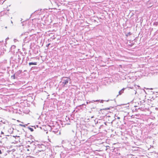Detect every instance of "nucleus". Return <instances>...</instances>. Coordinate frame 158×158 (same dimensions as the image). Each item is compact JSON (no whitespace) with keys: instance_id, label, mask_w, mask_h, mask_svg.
Wrapping results in <instances>:
<instances>
[{"instance_id":"nucleus-5","label":"nucleus","mask_w":158,"mask_h":158,"mask_svg":"<svg viewBox=\"0 0 158 158\" xmlns=\"http://www.w3.org/2000/svg\"><path fill=\"white\" fill-rule=\"evenodd\" d=\"M16 47V46L15 45H13L11 46V47L10 48V49L11 51H14V49Z\"/></svg>"},{"instance_id":"nucleus-17","label":"nucleus","mask_w":158,"mask_h":158,"mask_svg":"<svg viewBox=\"0 0 158 158\" xmlns=\"http://www.w3.org/2000/svg\"><path fill=\"white\" fill-rule=\"evenodd\" d=\"M2 153V152H1V150H0V154H1Z\"/></svg>"},{"instance_id":"nucleus-14","label":"nucleus","mask_w":158,"mask_h":158,"mask_svg":"<svg viewBox=\"0 0 158 158\" xmlns=\"http://www.w3.org/2000/svg\"><path fill=\"white\" fill-rule=\"evenodd\" d=\"M50 44V43L48 44L46 46L47 47H48Z\"/></svg>"},{"instance_id":"nucleus-4","label":"nucleus","mask_w":158,"mask_h":158,"mask_svg":"<svg viewBox=\"0 0 158 158\" xmlns=\"http://www.w3.org/2000/svg\"><path fill=\"white\" fill-rule=\"evenodd\" d=\"M125 89L124 88H123L119 92V95L121 94L123 92V91Z\"/></svg>"},{"instance_id":"nucleus-18","label":"nucleus","mask_w":158,"mask_h":158,"mask_svg":"<svg viewBox=\"0 0 158 158\" xmlns=\"http://www.w3.org/2000/svg\"><path fill=\"white\" fill-rule=\"evenodd\" d=\"M1 134H4V133H3V132L2 131V132H1Z\"/></svg>"},{"instance_id":"nucleus-9","label":"nucleus","mask_w":158,"mask_h":158,"mask_svg":"<svg viewBox=\"0 0 158 158\" xmlns=\"http://www.w3.org/2000/svg\"><path fill=\"white\" fill-rule=\"evenodd\" d=\"M115 119L116 118L117 119H119L120 118L119 117H118L116 115V114H115Z\"/></svg>"},{"instance_id":"nucleus-22","label":"nucleus","mask_w":158,"mask_h":158,"mask_svg":"<svg viewBox=\"0 0 158 158\" xmlns=\"http://www.w3.org/2000/svg\"><path fill=\"white\" fill-rule=\"evenodd\" d=\"M27 150L28 151H29V150L28 149H27Z\"/></svg>"},{"instance_id":"nucleus-3","label":"nucleus","mask_w":158,"mask_h":158,"mask_svg":"<svg viewBox=\"0 0 158 158\" xmlns=\"http://www.w3.org/2000/svg\"><path fill=\"white\" fill-rule=\"evenodd\" d=\"M64 142H66V143H65L66 145H64V146L67 147H71L72 144L70 143H69V142L68 141H67L66 142H65L64 141H63L62 142V143L63 144H64Z\"/></svg>"},{"instance_id":"nucleus-1","label":"nucleus","mask_w":158,"mask_h":158,"mask_svg":"<svg viewBox=\"0 0 158 158\" xmlns=\"http://www.w3.org/2000/svg\"><path fill=\"white\" fill-rule=\"evenodd\" d=\"M63 81L62 82V85L63 86H65V85H66L70 81V79L68 77H64L62 80Z\"/></svg>"},{"instance_id":"nucleus-15","label":"nucleus","mask_w":158,"mask_h":158,"mask_svg":"<svg viewBox=\"0 0 158 158\" xmlns=\"http://www.w3.org/2000/svg\"><path fill=\"white\" fill-rule=\"evenodd\" d=\"M109 108H105V110H108V109H109Z\"/></svg>"},{"instance_id":"nucleus-12","label":"nucleus","mask_w":158,"mask_h":158,"mask_svg":"<svg viewBox=\"0 0 158 158\" xmlns=\"http://www.w3.org/2000/svg\"><path fill=\"white\" fill-rule=\"evenodd\" d=\"M99 100H96V101H92L90 102H98V101Z\"/></svg>"},{"instance_id":"nucleus-13","label":"nucleus","mask_w":158,"mask_h":158,"mask_svg":"<svg viewBox=\"0 0 158 158\" xmlns=\"http://www.w3.org/2000/svg\"><path fill=\"white\" fill-rule=\"evenodd\" d=\"M19 126H22V127H25V125H22V124H19Z\"/></svg>"},{"instance_id":"nucleus-6","label":"nucleus","mask_w":158,"mask_h":158,"mask_svg":"<svg viewBox=\"0 0 158 158\" xmlns=\"http://www.w3.org/2000/svg\"><path fill=\"white\" fill-rule=\"evenodd\" d=\"M29 64L30 65H36L37 64V63L36 62H30L29 63Z\"/></svg>"},{"instance_id":"nucleus-20","label":"nucleus","mask_w":158,"mask_h":158,"mask_svg":"<svg viewBox=\"0 0 158 158\" xmlns=\"http://www.w3.org/2000/svg\"><path fill=\"white\" fill-rule=\"evenodd\" d=\"M11 22L12 23H13V22L12 21H11Z\"/></svg>"},{"instance_id":"nucleus-2","label":"nucleus","mask_w":158,"mask_h":158,"mask_svg":"<svg viewBox=\"0 0 158 158\" xmlns=\"http://www.w3.org/2000/svg\"><path fill=\"white\" fill-rule=\"evenodd\" d=\"M135 40H127V43L128 45L132 46L134 44Z\"/></svg>"},{"instance_id":"nucleus-16","label":"nucleus","mask_w":158,"mask_h":158,"mask_svg":"<svg viewBox=\"0 0 158 158\" xmlns=\"http://www.w3.org/2000/svg\"><path fill=\"white\" fill-rule=\"evenodd\" d=\"M103 100H101V102H103Z\"/></svg>"},{"instance_id":"nucleus-8","label":"nucleus","mask_w":158,"mask_h":158,"mask_svg":"<svg viewBox=\"0 0 158 158\" xmlns=\"http://www.w3.org/2000/svg\"><path fill=\"white\" fill-rule=\"evenodd\" d=\"M154 25L156 26H157L158 25V22H155L154 23Z\"/></svg>"},{"instance_id":"nucleus-19","label":"nucleus","mask_w":158,"mask_h":158,"mask_svg":"<svg viewBox=\"0 0 158 158\" xmlns=\"http://www.w3.org/2000/svg\"><path fill=\"white\" fill-rule=\"evenodd\" d=\"M8 39H9V38H8V37H7V38H6V40H8Z\"/></svg>"},{"instance_id":"nucleus-11","label":"nucleus","mask_w":158,"mask_h":158,"mask_svg":"<svg viewBox=\"0 0 158 158\" xmlns=\"http://www.w3.org/2000/svg\"><path fill=\"white\" fill-rule=\"evenodd\" d=\"M11 77L12 78H13V79H15V75L13 76H12Z\"/></svg>"},{"instance_id":"nucleus-10","label":"nucleus","mask_w":158,"mask_h":158,"mask_svg":"<svg viewBox=\"0 0 158 158\" xmlns=\"http://www.w3.org/2000/svg\"><path fill=\"white\" fill-rule=\"evenodd\" d=\"M28 128L31 131H33V129L32 128L29 127Z\"/></svg>"},{"instance_id":"nucleus-21","label":"nucleus","mask_w":158,"mask_h":158,"mask_svg":"<svg viewBox=\"0 0 158 158\" xmlns=\"http://www.w3.org/2000/svg\"><path fill=\"white\" fill-rule=\"evenodd\" d=\"M88 103H89V102H86V103H87V104H88Z\"/></svg>"},{"instance_id":"nucleus-7","label":"nucleus","mask_w":158,"mask_h":158,"mask_svg":"<svg viewBox=\"0 0 158 158\" xmlns=\"http://www.w3.org/2000/svg\"><path fill=\"white\" fill-rule=\"evenodd\" d=\"M131 35V32H128V33H127L126 34V36H128L129 35Z\"/></svg>"}]
</instances>
